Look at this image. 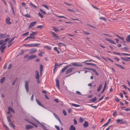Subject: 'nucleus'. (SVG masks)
Here are the masks:
<instances>
[{
    "label": "nucleus",
    "mask_w": 130,
    "mask_h": 130,
    "mask_svg": "<svg viewBox=\"0 0 130 130\" xmlns=\"http://www.w3.org/2000/svg\"><path fill=\"white\" fill-rule=\"evenodd\" d=\"M80 63L73 62H72V64L73 66L75 67H81L83 66V65L79 64Z\"/></svg>",
    "instance_id": "nucleus-1"
},
{
    "label": "nucleus",
    "mask_w": 130,
    "mask_h": 130,
    "mask_svg": "<svg viewBox=\"0 0 130 130\" xmlns=\"http://www.w3.org/2000/svg\"><path fill=\"white\" fill-rule=\"evenodd\" d=\"M30 54H33L36 52L37 51V49L35 48H33L28 50Z\"/></svg>",
    "instance_id": "nucleus-2"
},
{
    "label": "nucleus",
    "mask_w": 130,
    "mask_h": 130,
    "mask_svg": "<svg viewBox=\"0 0 130 130\" xmlns=\"http://www.w3.org/2000/svg\"><path fill=\"white\" fill-rule=\"evenodd\" d=\"M8 35L6 34L0 33V38H4L9 37Z\"/></svg>",
    "instance_id": "nucleus-3"
},
{
    "label": "nucleus",
    "mask_w": 130,
    "mask_h": 130,
    "mask_svg": "<svg viewBox=\"0 0 130 130\" xmlns=\"http://www.w3.org/2000/svg\"><path fill=\"white\" fill-rule=\"evenodd\" d=\"M75 69V68L74 67H72L68 69L66 72V74H68L72 72L73 70Z\"/></svg>",
    "instance_id": "nucleus-4"
},
{
    "label": "nucleus",
    "mask_w": 130,
    "mask_h": 130,
    "mask_svg": "<svg viewBox=\"0 0 130 130\" xmlns=\"http://www.w3.org/2000/svg\"><path fill=\"white\" fill-rule=\"evenodd\" d=\"M10 18L9 17H7L6 19V22L7 24H10L12 22L10 21Z\"/></svg>",
    "instance_id": "nucleus-5"
},
{
    "label": "nucleus",
    "mask_w": 130,
    "mask_h": 130,
    "mask_svg": "<svg viewBox=\"0 0 130 130\" xmlns=\"http://www.w3.org/2000/svg\"><path fill=\"white\" fill-rule=\"evenodd\" d=\"M25 87L27 92H28V82L27 81L25 82Z\"/></svg>",
    "instance_id": "nucleus-6"
},
{
    "label": "nucleus",
    "mask_w": 130,
    "mask_h": 130,
    "mask_svg": "<svg viewBox=\"0 0 130 130\" xmlns=\"http://www.w3.org/2000/svg\"><path fill=\"white\" fill-rule=\"evenodd\" d=\"M51 33L52 34V35L55 38L56 40H57L58 39V36L57 34L53 32H51Z\"/></svg>",
    "instance_id": "nucleus-7"
},
{
    "label": "nucleus",
    "mask_w": 130,
    "mask_h": 130,
    "mask_svg": "<svg viewBox=\"0 0 130 130\" xmlns=\"http://www.w3.org/2000/svg\"><path fill=\"white\" fill-rule=\"evenodd\" d=\"M6 44L5 43L2 45L0 47V49L1 50H4L6 46Z\"/></svg>",
    "instance_id": "nucleus-8"
},
{
    "label": "nucleus",
    "mask_w": 130,
    "mask_h": 130,
    "mask_svg": "<svg viewBox=\"0 0 130 130\" xmlns=\"http://www.w3.org/2000/svg\"><path fill=\"white\" fill-rule=\"evenodd\" d=\"M36 23V21H34L31 23L29 25V28H30L32 27L35 25Z\"/></svg>",
    "instance_id": "nucleus-9"
},
{
    "label": "nucleus",
    "mask_w": 130,
    "mask_h": 130,
    "mask_svg": "<svg viewBox=\"0 0 130 130\" xmlns=\"http://www.w3.org/2000/svg\"><path fill=\"white\" fill-rule=\"evenodd\" d=\"M37 57L35 55H32L29 56L28 58V60H30Z\"/></svg>",
    "instance_id": "nucleus-10"
},
{
    "label": "nucleus",
    "mask_w": 130,
    "mask_h": 130,
    "mask_svg": "<svg viewBox=\"0 0 130 130\" xmlns=\"http://www.w3.org/2000/svg\"><path fill=\"white\" fill-rule=\"evenodd\" d=\"M117 122L118 123H119L120 124H123V119H118L117 120Z\"/></svg>",
    "instance_id": "nucleus-11"
},
{
    "label": "nucleus",
    "mask_w": 130,
    "mask_h": 130,
    "mask_svg": "<svg viewBox=\"0 0 130 130\" xmlns=\"http://www.w3.org/2000/svg\"><path fill=\"white\" fill-rule=\"evenodd\" d=\"M106 40L108 41L109 42L111 43L114 44H116V43L115 42H114L111 39L109 38H107L106 39Z\"/></svg>",
    "instance_id": "nucleus-12"
},
{
    "label": "nucleus",
    "mask_w": 130,
    "mask_h": 130,
    "mask_svg": "<svg viewBox=\"0 0 130 130\" xmlns=\"http://www.w3.org/2000/svg\"><path fill=\"white\" fill-rule=\"evenodd\" d=\"M107 87V83L106 82L105 83V84L104 85V87L103 88V90L101 92V93H103L105 90L106 87Z\"/></svg>",
    "instance_id": "nucleus-13"
},
{
    "label": "nucleus",
    "mask_w": 130,
    "mask_h": 130,
    "mask_svg": "<svg viewBox=\"0 0 130 130\" xmlns=\"http://www.w3.org/2000/svg\"><path fill=\"white\" fill-rule=\"evenodd\" d=\"M36 76L35 78L37 79H39V75L38 72V71H36Z\"/></svg>",
    "instance_id": "nucleus-14"
},
{
    "label": "nucleus",
    "mask_w": 130,
    "mask_h": 130,
    "mask_svg": "<svg viewBox=\"0 0 130 130\" xmlns=\"http://www.w3.org/2000/svg\"><path fill=\"white\" fill-rule=\"evenodd\" d=\"M8 110L9 111H11L13 113H15V111L11 107H9L8 108Z\"/></svg>",
    "instance_id": "nucleus-15"
},
{
    "label": "nucleus",
    "mask_w": 130,
    "mask_h": 130,
    "mask_svg": "<svg viewBox=\"0 0 130 130\" xmlns=\"http://www.w3.org/2000/svg\"><path fill=\"white\" fill-rule=\"evenodd\" d=\"M83 126L85 127H86L88 126V122L85 121L83 124Z\"/></svg>",
    "instance_id": "nucleus-16"
},
{
    "label": "nucleus",
    "mask_w": 130,
    "mask_h": 130,
    "mask_svg": "<svg viewBox=\"0 0 130 130\" xmlns=\"http://www.w3.org/2000/svg\"><path fill=\"white\" fill-rule=\"evenodd\" d=\"M70 104L72 105L73 106L76 107H79L80 106V105H79L76 104H75L71 103H70Z\"/></svg>",
    "instance_id": "nucleus-17"
},
{
    "label": "nucleus",
    "mask_w": 130,
    "mask_h": 130,
    "mask_svg": "<svg viewBox=\"0 0 130 130\" xmlns=\"http://www.w3.org/2000/svg\"><path fill=\"white\" fill-rule=\"evenodd\" d=\"M43 69V66L42 65H40V72L41 75L42 74V71Z\"/></svg>",
    "instance_id": "nucleus-18"
},
{
    "label": "nucleus",
    "mask_w": 130,
    "mask_h": 130,
    "mask_svg": "<svg viewBox=\"0 0 130 130\" xmlns=\"http://www.w3.org/2000/svg\"><path fill=\"white\" fill-rule=\"evenodd\" d=\"M126 40L127 42H130V35H129L127 37Z\"/></svg>",
    "instance_id": "nucleus-19"
},
{
    "label": "nucleus",
    "mask_w": 130,
    "mask_h": 130,
    "mask_svg": "<svg viewBox=\"0 0 130 130\" xmlns=\"http://www.w3.org/2000/svg\"><path fill=\"white\" fill-rule=\"evenodd\" d=\"M69 130H75V128L73 125H72L70 127Z\"/></svg>",
    "instance_id": "nucleus-20"
},
{
    "label": "nucleus",
    "mask_w": 130,
    "mask_h": 130,
    "mask_svg": "<svg viewBox=\"0 0 130 130\" xmlns=\"http://www.w3.org/2000/svg\"><path fill=\"white\" fill-rule=\"evenodd\" d=\"M67 69V67H64L62 69L60 70V72L61 73H63Z\"/></svg>",
    "instance_id": "nucleus-21"
},
{
    "label": "nucleus",
    "mask_w": 130,
    "mask_h": 130,
    "mask_svg": "<svg viewBox=\"0 0 130 130\" xmlns=\"http://www.w3.org/2000/svg\"><path fill=\"white\" fill-rule=\"evenodd\" d=\"M29 4L31 5L33 7L35 8H37V7L35 5L33 4L31 2H30L29 3Z\"/></svg>",
    "instance_id": "nucleus-22"
},
{
    "label": "nucleus",
    "mask_w": 130,
    "mask_h": 130,
    "mask_svg": "<svg viewBox=\"0 0 130 130\" xmlns=\"http://www.w3.org/2000/svg\"><path fill=\"white\" fill-rule=\"evenodd\" d=\"M25 127L27 129H31L33 127L32 126L28 125H26V126Z\"/></svg>",
    "instance_id": "nucleus-23"
},
{
    "label": "nucleus",
    "mask_w": 130,
    "mask_h": 130,
    "mask_svg": "<svg viewBox=\"0 0 130 130\" xmlns=\"http://www.w3.org/2000/svg\"><path fill=\"white\" fill-rule=\"evenodd\" d=\"M36 101L37 102L39 105L42 107H44L43 106L42 104H41V103L40 102V101H39L37 99H36Z\"/></svg>",
    "instance_id": "nucleus-24"
},
{
    "label": "nucleus",
    "mask_w": 130,
    "mask_h": 130,
    "mask_svg": "<svg viewBox=\"0 0 130 130\" xmlns=\"http://www.w3.org/2000/svg\"><path fill=\"white\" fill-rule=\"evenodd\" d=\"M9 125L11 126V127L13 128V129H14L15 128V126L12 123L10 122L9 123Z\"/></svg>",
    "instance_id": "nucleus-25"
},
{
    "label": "nucleus",
    "mask_w": 130,
    "mask_h": 130,
    "mask_svg": "<svg viewBox=\"0 0 130 130\" xmlns=\"http://www.w3.org/2000/svg\"><path fill=\"white\" fill-rule=\"evenodd\" d=\"M52 28L56 32H57L59 31V30H58L57 28L54 26H52Z\"/></svg>",
    "instance_id": "nucleus-26"
},
{
    "label": "nucleus",
    "mask_w": 130,
    "mask_h": 130,
    "mask_svg": "<svg viewBox=\"0 0 130 130\" xmlns=\"http://www.w3.org/2000/svg\"><path fill=\"white\" fill-rule=\"evenodd\" d=\"M44 47L46 48L47 50H51L52 48L51 47L48 45L44 46Z\"/></svg>",
    "instance_id": "nucleus-27"
},
{
    "label": "nucleus",
    "mask_w": 130,
    "mask_h": 130,
    "mask_svg": "<svg viewBox=\"0 0 130 130\" xmlns=\"http://www.w3.org/2000/svg\"><path fill=\"white\" fill-rule=\"evenodd\" d=\"M31 35H32L34 36L35 35H37L38 34V33L37 31H35V32H34L32 31V32L31 33Z\"/></svg>",
    "instance_id": "nucleus-28"
},
{
    "label": "nucleus",
    "mask_w": 130,
    "mask_h": 130,
    "mask_svg": "<svg viewBox=\"0 0 130 130\" xmlns=\"http://www.w3.org/2000/svg\"><path fill=\"white\" fill-rule=\"evenodd\" d=\"M55 15L56 17H59V18H65V19L67 18L66 17H65L63 16H59V15H57L56 14Z\"/></svg>",
    "instance_id": "nucleus-29"
},
{
    "label": "nucleus",
    "mask_w": 130,
    "mask_h": 130,
    "mask_svg": "<svg viewBox=\"0 0 130 130\" xmlns=\"http://www.w3.org/2000/svg\"><path fill=\"white\" fill-rule=\"evenodd\" d=\"M115 64L117 66H118V67L122 69H125V68L124 67H122L121 65L118 64H117L116 63H115Z\"/></svg>",
    "instance_id": "nucleus-30"
},
{
    "label": "nucleus",
    "mask_w": 130,
    "mask_h": 130,
    "mask_svg": "<svg viewBox=\"0 0 130 130\" xmlns=\"http://www.w3.org/2000/svg\"><path fill=\"white\" fill-rule=\"evenodd\" d=\"M54 50L55 51H56L57 52V53L58 54H59V53H60L59 51L58 50L57 47H54Z\"/></svg>",
    "instance_id": "nucleus-31"
},
{
    "label": "nucleus",
    "mask_w": 130,
    "mask_h": 130,
    "mask_svg": "<svg viewBox=\"0 0 130 130\" xmlns=\"http://www.w3.org/2000/svg\"><path fill=\"white\" fill-rule=\"evenodd\" d=\"M102 84H100L99 87L97 89V91H99L102 88Z\"/></svg>",
    "instance_id": "nucleus-32"
},
{
    "label": "nucleus",
    "mask_w": 130,
    "mask_h": 130,
    "mask_svg": "<svg viewBox=\"0 0 130 130\" xmlns=\"http://www.w3.org/2000/svg\"><path fill=\"white\" fill-rule=\"evenodd\" d=\"M121 58L123 60L125 61H129V60L127 59H126L125 58L123 57H121Z\"/></svg>",
    "instance_id": "nucleus-33"
},
{
    "label": "nucleus",
    "mask_w": 130,
    "mask_h": 130,
    "mask_svg": "<svg viewBox=\"0 0 130 130\" xmlns=\"http://www.w3.org/2000/svg\"><path fill=\"white\" fill-rule=\"evenodd\" d=\"M10 7H11V9H12V12H13V14H15V13H14V9H13V6L12 5V4H11L10 5Z\"/></svg>",
    "instance_id": "nucleus-34"
},
{
    "label": "nucleus",
    "mask_w": 130,
    "mask_h": 130,
    "mask_svg": "<svg viewBox=\"0 0 130 130\" xmlns=\"http://www.w3.org/2000/svg\"><path fill=\"white\" fill-rule=\"evenodd\" d=\"M99 19H100L104 20L105 21H106V18L103 17H100L99 18Z\"/></svg>",
    "instance_id": "nucleus-35"
},
{
    "label": "nucleus",
    "mask_w": 130,
    "mask_h": 130,
    "mask_svg": "<svg viewBox=\"0 0 130 130\" xmlns=\"http://www.w3.org/2000/svg\"><path fill=\"white\" fill-rule=\"evenodd\" d=\"M39 10L40 12H41L42 14H46V13L44 11H43V10L41 9H40Z\"/></svg>",
    "instance_id": "nucleus-36"
},
{
    "label": "nucleus",
    "mask_w": 130,
    "mask_h": 130,
    "mask_svg": "<svg viewBox=\"0 0 130 130\" xmlns=\"http://www.w3.org/2000/svg\"><path fill=\"white\" fill-rule=\"evenodd\" d=\"M5 78L4 77H3L1 79L0 82L1 83H3L5 79Z\"/></svg>",
    "instance_id": "nucleus-37"
},
{
    "label": "nucleus",
    "mask_w": 130,
    "mask_h": 130,
    "mask_svg": "<svg viewBox=\"0 0 130 130\" xmlns=\"http://www.w3.org/2000/svg\"><path fill=\"white\" fill-rule=\"evenodd\" d=\"M42 6L44 7L45 8L47 9L48 10H49V8L48 6L47 5H45L44 4V5H42Z\"/></svg>",
    "instance_id": "nucleus-38"
},
{
    "label": "nucleus",
    "mask_w": 130,
    "mask_h": 130,
    "mask_svg": "<svg viewBox=\"0 0 130 130\" xmlns=\"http://www.w3.org/2000/svg\"><path fill=\"white\" fill-rule=\"evenodd\" d=\"M38 15L41 18H43V15L40 13L39 12L38 13Z\"/></svg>",
    "instance_id": "nucleus-39"
},
{
    "label": "nucleus",
    "mask_w": 130,
    "mask_h": 130,
    "mask_svg": "<svg viewBox=\"0 0 130 130\" xmlns=\"http://www.w3.org/2000/svg\"><path fill=\"white\" fill-rule=\"evenodd\" d=\"M71 19L73 20L79 21L81 23H82V22L81 20H79L77 19H74L72 18H71Z\"/></svg>",
    "instance_id": "nucleus-40"
},
{
    "label": "nucleus",
    "mask_w": 130,
    "mask_h": 130,
    "mask_svg": "<svg viewBox=\"0 0 130 130\" xmlns=\"http://www.w3.org/2000/svg\"><path fill=\"white\" fill-rule=\"evenodd\" d=\"M3 126L5 128V129L6 130H9L8 128L6 126V125L4 124H3Z\"/></svg>",
    "instance_id": "nucleus-41"
},
{
    "label": "nucleus",
    "mask_w": 130,
    "mask_h": 130,
    "mask_svg": "<svg viewBox=\"0 0 130 130\" xmlns=\"http://www.w3.org/2000/svg\"><path fill=\"white\" fill-rule=\"evenodd\" d=\"M3 126L5 128V129L6 130H9L8 128L6 126V125L4 124H3Z\"/></svg>",
    "instance_id": "nucleus-42"
},
{
    "label": "nucleus",
    "mask_w": 130,
    "mask_h": 130,
    "mask_svg": "<svg viewBox=\"0 0 130 130\" xmlns=\"http://www.w3.org/2000/svg\"><path fill=\"white\" fill-rule=\"evenodd\" d=\"M117 36L120 39H121L123 41L124 40V38L122 37H120V36H118V35H117Z\"/></svg>",
    "instance_id": "nucleus-43"
},
{
    "label": "nucleus",
    "mask_w": 130,
    "mask_h": 130,
    "mask_svg": "<svg viewBox=\"0 0 130 130\" xmlns=\"http://www.w3.org/2000/svg\"><path fill=\"white\" fill-rule=\"evenodd\" d=\"M113 53L115 55H119L120 56L121 55V54L119 53L114 52H113Z\"/></svg>",
    "instance_id": "nucleus-44"
},
{
    "label": "nucleus",
    "mask_w": 130,
    "mask_h": 130,
    "mask_svg": "<svg viewBox=\"0 0 130 130\" xmlns=\"http://www.w3.org/2000/svg\"><path fill=\"white\" fill-rule=\"evenodd\" d=\"M84 120V119L83 118H82L81 117H80L79 119V121L80 122L82 123Z\"/></svg>",
    "instance_id": "nucleus-45"
},
{
    "label": "nucleus",
    "mask_w": 130,
    "mask_h": 130,
    "mask_svg": "<svg viewBox=\"0 0 130 130\" xmlns=\"http://www.w3.org/2000/svg\"><path fill=\"white\" fill-rule=\"evenodd\" d=\"M15 37H14L13 38L11 39L9 41H8V43H9L10 42H11L12 41H13L14 39H15Z\"/></svg>",
    "instance_id": "nucleus-46"
},
{
    "label": "nucleus",
    "mask_w": 130,
    "mask_h": 130,
    "mask_svg": "<svg viewBox=\"0 0 130 130\" xmlns=\"http://www.w3.org/2000/svg\"><path fill=\"white\" fill-rule=\"evenodd\" d=\"M97 98L96 97L92 99L91 100V101H92V102H95L96 101Z\"/></svg>",
    "instance_id": "nucleus-47"
},
{
    "label": "nucleus",
    "mask_w": 130,
    "mask_h": 130,
    "mask_svg": "<svg viewBox=\"0 0 130 130\" xmlns=\"http://www.w3.org/2000/svg\"><path fill=\"white\" fill-rule=\"evenodd\" d=\"M13 43L12 42H8V44H7V46L8 47H9L11 45H12L13 44Z\"/></svg>",
    "instance_id": "nucleus-48"
},
{
    "label": "nucleus",
    "mask_w": 130,
    "mask_h": 130,
    "mask_svg": "<svg viewBox=\"0 0 130 130\" xmlns=\"http://www.w3.org/2000/svg\"><path fill=\"white\" fill-rule=\"evenodd\" d=\"M44 53V52H42V51H41L39 54V56H42V54H43Z\"/></svg>",
    "instance_id": "nucleus-49"
},
{
    "label": "nucleus",
    "mask_w": 130,
    "mask_h": 130,
    "mask_svg": "<svg viewBox=\"0 0 130 130\" xmlns=\"http://www.w3.org/2000/svg\"><path fill=\"white\" fill-rule=\"evenodd\" d=\"M31 34H30V36L31 39H35V36H34L32 35H31Z\"/></svg>",
    "instance_id": "nucleus-50"
},
{
    "label": "nucleus",
    "mask_w": 130,
    "mask_h": 130,
    "mask_svg": "<svg viewBox=\"0 0 130 130\" xmlns=\"http://www.w3.org/2000/svg\"><path fill=\"white\" fill-rule=\"evenodd\" d=\"M37 27L39 28H40L41 29L43 28V27L42 25H40L37 26Z\"/></svg>",
    "instance_id": "nucleus-51"
},
{
    "label": "nucleus",
    "mask_w": 130,
    "mask_h": 130,
    "mask_svg": "<svg viewBox=\"0 0 130 130\" xmlns=\"http://www.w3.org/2000/svg\"><path fill=\"white\" fill-rule=\"evenodd\" d=\"M4 41L3 40H0V45H2L4 43Z\"/></svg>",
    "instance_id": "nucleus-52"
},
{
    "label": "nucleus",
    "mask_w": 130,
    "mask_h": 130,
    "mask_svg": "<svg viewBox=\"0 0 130 130\" xmlns=\"http://www.w3.org/2000/svg\"><path fill=\"white\" fill-rule=\"evenodd\" d=\"M24 16L28 18H29L30 17V16L29 15V14H25Z\"/></svg>",
    "instance_id": "nucleus-53"
},
{
    "label": "nucleus",
    "mask_w": 130,
    "mask_h": 130,
    "mask_svg": "<svg viewBox=\"0 0 130 130\" xmlns=\"http://www.w3.org/2000/svg\"><path fill=\"white\" fill-rule=\"evenodd\" d=\"M83 32H84V34L85 35H88L90 34V33L89 32H87L86 31H83Z\"/></svg>",
    "instance_id": "nucleus-54"
},
{
    "label": "nucleus",
    "mask_w": 130,
    "mask_h": 130,
    "mask_svg": "<svg viewBox=\"0 0 130 130\" xmlns=\"http://www.w3.org/2000/svg\"><path fill=\"white\" fill-rule=\"evenodd\" d=\"M74 125H76L77 124V123L76 120L75 119H74Z\"/></svg>",
    "instance_id": "nucleus-55"
},
{
    "label": "nucleus",
    "mask_w": 130,
    "mask_h": 130,
    "mask_svg": "<svg viewBox=\"0 0 130 130\" xmlns=\"http://www.w3.org/2000/svg\"><path fill=\"white\" fill-rule=\"evenodd\" d=\"M122 54L123 55L125 56H130V54L127 53H123Z\"/></svg>",
    "instance_id": "nucleus-56"
},
{
    "label": "nucleus",
    "mask_w": 130,
    "mask_h": 130,
    "mask_svg": "<svg viewBox=\"0 0 130 130\" xmlns=\"http://www.w3.org/2000/svg\"><path fill=\"white\" fill-rule=\"evenodd\" d=\"M73 66L72 63H70V64L68 65L67 66H66V67H67V69L69 67H71Z\"/></svg>",
    "instance_id": "nucleus-57"
},
{
    "label": "nucleus",
    "mask_w": 130,
    "mask_h": 130,
    "mask_svg": "<svg viewBox=\"0 0 130 130\" xmlns=\"http://www.w3.org/2000/svg\"><path fill=\"white\" fill-rule=\"evenodd\" d=\"M10 39L9 38H7L5 39L4 41L5 42H6L8 41H9L10 40Z\"/></svg>",
    "instance_id": "nucleus-58"
},
{
    "label": "nucleus",
    "mask_w": 130,
    "mask_h": 130,
    "mask_svg": "<svg viewBox=\"0 0 130 130\" xmlns=\"http://www.w3.org/2000/svg\"><path fill=\"white\" fill-rule=\"evenodd\" d=\"M29 32H26L25 33H24L22 35V36H25V35H27L29 34Z\"/></svg>",
    "instance_id": "nucleus-59"
},
{
    "label": "nucleus",
    "mask_w": 130,
    "mask_h": 130,
    "mask_svg": "<svg viewBox=\"0 0 130 130\" xmlns=\"http://www.w3.org/2000/svg\"><path fill=\"white\" fill-rule=\"evenodd\" d=\"M29 56V55H28V54H26V55H25L24 56V59H25L27 58Z\"/></svg>",
    "instance_id": "nucleus-60"
},
{
    "label": "nucleus",
    "mask_w": 130,
    "mask_h": 130,
    "mask_svg": "<svg viewBox=\"0 0 130 130\" xmlns=\"http://www.w3.org/2000/svg\"><path fill=\"white\" fill-rule=\"evenodd\" d=\"M63 113L65 116H66L67 115L66 112L64 110H63Z\"/></svg>",
    "instance_id": "nucleus-61"
},
{
    "label": "nucleus",
    "mask_w": 130,
    "mask_h": 130,
    "mask_svg": "<svg viewBox=\"0 0 130 130\" xmlns=\"http://www.w3.org/2000/svg\"><path fill=\"white\" fill-rule=\"evenodd\" d=\"M7 119L8 121V122H11V121L9 117H7Z\"/></svg>",
    "instance_id": "nucleus-62"
},
{
    "label": "nucleus",
    "mask_w": 130,
    "mask_h": 130,
    "mask_svg": "<svg viewBox=\"0 0 130 130\" xmlns=\"http://www.w3.org/2000/svg\"><path fill=\"white\" fill-rule=\"evenodd\" d=\"M42 128L44 129L45 130H48L46 128V127H45V126L44 125H42Z\"/></svg>",
    "instance_id": "nucleus-63"
},
{
    "label": "nucleus",
    "mask_w": 130,
    "mask_h": 130,
    "mask_svg": "<svg viewBox=\"0 0 130 130\" xmlns=\"http://www.w3.org/2000/svg\"><path fill=\"white\" fill-rule=\"evenodd\" d=\"M55 127L58 130H60L58 126L55 125Z\"/></svg>",
    "instance_id": "nucleus-64"
}]
</instances>
